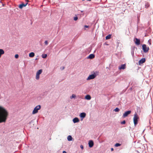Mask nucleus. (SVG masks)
<instances>
[{
	"instance_id": "6",
	"label": "nucleus",
	"mask_w": 153,
	"mask_h": 153,
	"mask_svg": "<svg viewBox=\"0 0 153 153\" xmlns=\"http://www.w3.org/2000/svg\"><path fill=\"white\" fill-rule=\"evenodd\" d=\"M131 111L130 110L128 111H126L124 114H123V117L125 118L127 117L129 114H131Z\"/></svg>"
},
{
	"instance_id": "5",
	"label": "nucleus",
	"mask_w": 153,
	"mask_h": 153,
	"mask_svg": "<svg viewBox=\"0 0 153 153\" xmlns=\"http://www.w3.org/2000/svg\"><path fill=\"white\" fill-rule=\"evenodd\" d=\"M96 77V75L94 74L93 73L90 75L87 79V80H89L94 79Z\"/></svg>"
},
{
	"instance_id": "24",
	"label": "nucleus",
	"mask_w": 153,
	"mask_h": 153,
	"mask_svg": "<svg viewBox=\"0 0 153 153\" xmlns=\"http://www.w3.org/2000/svg\"><path fill=\"white\" fill-rule=\"evenodd\" d=\"M42 56L43 58H45L47 56V54H43L42 55Z\"/></svg>"
},
{
	"instance_id": "15",
	"label": "nucleus",
	"mask_w": 153,
	"mask_h": 153,
	"mask_svg": "<svg viewBox=\"0 0 153 153\" xmlns=\"http://www.w3.org/2000/svg\"><path fill=\"white\" fill-rule=\"evenodd\" d=\"M4 53V50L2 49H0V58H1V55Z\"/></svg>"
},
{
	"instance_id": "25",
	"label": "nucleus",
	"mask_w": 153,
	"mask_h": 153,
	"mask_svg": "<svg viewBox=\"0 0 153 153\" xmlns=\"http://www.w3.org/2000/svg\"><path fill=\"white\" fill-rule=\"evenodd\" d=\"M114 111L115 112H118L120 111V109L118 108H116Z\"/></svg>"
},
{
	"instance_id": "32",
	"label": "nucleus",
	"mask_w": 153,
	"mask_h": 153,
	"mask_svg": "<svg viewBox=\"0 0 153 153\" xmlns=\"http://www.w3.org/2000/svg\"><path fill=\"white\" fill-rule=\"evenodd\" d=\"M65 68V67H64V66H63L62 67H61L60 68V69H61V70H63Z\"/></svg>"
},
{
	"instance_id": "16",
	"label": "nucleus",
	"mask_w": 153,
	"mask_h": 153,
	"mask_svg": "<svg viewBox=\"0 0 153 153\" xmlns=\"http://www.w3.org/2000/svg\"><path fill=\"white\" fill-rule=\"evenodd\" d=\"M96 75V76L98 75L99 74V72L98 71H93L91 72V74H93Z\"/></svg>"
},
{
	"instance_id": "39",
	"label": "nucleus",
	"mask_w": 153,
	"mask_h": 153,
	"mask_svg": "<svg viewBox=\"0 0 153 153\" xmlns=\"http://www.w3.org/2000/svg\"><path fill=\"white\" fill-rule=\"evenodd\" d=\"M136 151L137 153H140L137 150Z\"/></svg>"
},
{
	"instance_id": "9",
	"label": "nucleus",
	"mask_w": 153,
	"mask_h": 153,
	"mask_svg": "<svg viewBox=\"0 0 153 153\" xmlns=\"http://www.w3.org/2000/svg\"><path fill=\"white\" fill-rule=\"evenodd\" d=\"M27 2L25 4H24L23 3L19 5V7L20 9H22L23 7H25L27 5Z\"/></svg>"
},
{
	"instance_id": "13",
	"label": "nucleus",
	"mask_w": 153,
	"mask_h": 153,
	"mask_svg": "<svg viewBox=\"0 0 153 153\" xmlns=\"http://www.w3.org/2000/svg\"><path fill=\"white\" fill-rule=\"evenodd\" d=\"M95 57V55L93 54H91L89 55V56H88L87 57V58L88 59H93Z\"/></svg>"
},
{
	"instance_id": "26",
	"label": "nucleus",
	"mask_w": 153,
	"mask_h": 153,
	"mask_svg": "<svg viewBox=\"0 0 153 153\" xmlns=\"http://www.w3.org/2000/svg\"><path fill=\"white\" fill-rule=\"evenodd\" d=\"M121 145V144L119 143H116L115 145V147H118L120 146Z\"/></svg>"
},
{
	"instance_id": "40",
	"label": "nucleus",
	"mask_w": 153,
	"mask_h": 153,
	"mask_svg": "<svg viewBox=\"0 0 153 153\" xmlns=\"http://www.w3.org/2000/svg\"><path fill=\"white\" fill-rule=\"evenodd\" d=\"M3 6H4V4H2Z\"/></svg>"
},
{
	"instance_id": "33",
	"label": "nucleus",
	"mask_w": 153,
	"mask_h": 153,
	"mask_svg": "<svg viewBox=\"0 0 153 153\" xmlns=\"http://www.w3.org/2000/svg\"><path fill=\"white\" fill-rule=\"evenodd\" d=\"M80 147L82 149H83V146L82 145H81L80 146Z\"/></svg>"
},
{
	"instance_id": "35",
	"label": "nucleus",
	"mask_w": 153,
	"mask_h": 153,
	"mask_svg": "<svg viewBox=\"0 0 153 153\" xmlns=\"http://www.w3.org/2000/svg\"><path fill=\"white\" fill-rule=\"evenodd\" d=\"M62 153H67V152L65 151H63L62 152Z\"/></svg>"
},
{
	"instance_id": "43",
	"label": "nucleus",
	"mask_w": 153,
	"mask_h": 153,
	"mask_svg": "<svg viewBox=\"0 0 153 153\" xmlns=\"http://www.w3.org/2000/svg\"><path fill=\"white\" fill-rule=\"evenodd\" d=\"M37 58H36V59H35V60H37Z\"/></svg>"
},
{
	"instance_id": "36",
	"label": "nucleus",
	"mask_w": 153,
	"mask_h": 153,
	"mask_svg": "<svg viewBox=\"0 0 153 153\" xmlns=\"http://www.w3.org/2000/svg\"><path fill=\"white\" fill-rule=\"evenodd\" d=\"M131 53L133 55H134V51H133L131 52Z\"/></svg>"
},
{
	"instance_id": "1",
	"label": "nucleus",
	"mask_w": 153,
	"mask_h": 153,
	"mask_svg": "<svg viewBox=\"0 0 153 153\" xmlns=\"http://www.w3.org/2000/svg\"><path fill=\"white\" fill-rule=\"evenodd\" d=\"M8 115L7 111L4 108L0 106V123L5 122Z\"/></svg>"
},
{
	"instance_id": "44",
	"label": "nucleus",
	"mask_w": 153,
	"mask_h": 153,
	"mask_svg": "<svg viewBox=\"0 0 153 153\" xmlns=\"http://www.w3.org/2000/svg\"><path fill=\"white\" fill-rule=\"evenodd\" d=\"M150 45H151V43H149Z\"/></svg>"
},
{
	"instance_id": "19",
	"label": "nucleus",
	"mask_w": 153,
	"mask_h": 153,
	"mask_svg": "<svg viewBox=\"0 0 153 153\" xmlns=\"http://www.w3.org/2000/svg\"><path fill=\"white\" fill-rule=\"evenodd\" d=\"M72 137L71 135H69L67 137L68 140V141H71L72 140Z\"/></svg>"
},
{
	"instance_id": "20",
	"label": "nucleus",
	"mask_w": 153,
	"mask_h": 153,
	"mask_svg": "<svg viewBox=\"0 0 153 153\" xmlns=\"http://www.w3.org/2000/svg\"><path fill=\"white\" fill-rule=\"evenodd\" d=\"M85 98L87 100H90L91 97L90 95H87L85 96Z\"/></svg>"
},
{
	"instance_id": "38",
	"label": "nucleus",
	"mask_w": 153,
	"mask_h": 153,
	"mask_svg": "<svg viewBox=\"0 0 153 153\" xmlns=\"http://www.w3.org/2000/svg\"><path fill=\"white\" fill-rule=\"evenodd\" d=\"M113 150H114V149H113V148H111V151H113Z\"/></svg>"
},
{
	"instance_id": "10",
	"label": "nucleus",
	"mask_w": 153,
	"mask_h": 153,
	"mask_svg": "<svg viewBox=\"0 0 153 153\" xmlns=\"http://www.w3.org/2000/svg\"><path fill=\"white\" fill-rule=\"evenodd\" d=\"M146 59L145 58H143L140 59L139 62V64L140 65L145 62Z\"/></svg>"
},
{
	"instance_id": "2",
	"label": "nucleus",
	"mask_w": 153,
	"mask_h": 153,
	"mask_svg": "<svg viewBox=\"0 0 153 153\" xmlns=\"http://www.w3.org/2000/svg\"><path fill=\"white\" fill-rule=\"evenodd\" d=\"M139 119V117L137 114L135 113L134 115V117L133 118V122L135 126H136L138 123V120Z\"/></svg>"
},
{
	"instance_id": "29",
	"label": "nucleus",
	"mask_w": 153,
	"mask_h": 153,
	"mask_svg": "<svg viewBox=\"0 0 153 153\" xmlns=\"http://www.w3.org/2000/svg\"><path fill=\"white\" fill-rule=\"evenodd\" d=\"M125 123H126V121L125 120H123V121L121 122V124H124Z\"/></svg>"
},
{
	"instance_id": "34",
	"label": "nucleus",
	"mask_w": 153,
	"mask_h": 153,
	"mask_svg": "<svg viewBox=\"0 0 153 153\" xmlns=\"http://www.w3.org/2000/svg\"><path fill=\"white\" fill-rule=\"evenodd\" d=\"M84 27L85 28H88L89 27V26L87 25H85L84 26Z\"/></svg>"
},
{
	"instance_id": "22",
	"label": "nucleus",
	"mask_w": 153,
	"mask_h": 153,
	"mask_svg": "<svg viewBox=\"0 0 153 153\" xmlns=\"http://www.w3.org/2000/svg\"><path fill=\"white\" fill-rule=\"evenodd\" d=\"M111 35L110 34H109L107 36L105 37V39H110L111 38Z\"/></svg>"
},
{
	"instance_id": "11",
	"label": "nucleus",
	"mask_w": 153,
	"mask_h": 153,
	"mask_svg": "<svg viewBox=\"0 0 153 153\" xmlns=\"http://www.w3.org/2000/svg\"><path fill=\"white\" fill-rule=\"evenodd\" d=\"M136 41L135 42V44L137 45H140V39L137 38H135Z\"/></svg>"
},
{
	"instance_id": "3",
	"label": "nucleus",
	"mask_w": 153,
	"mask_h": 153,
	"mask_svg": "<svg viewBox=\"0 0 153 153\" xmlns=\"http://www.w3.org/2000/svg\"><path fill=\"white\" fill-rule=\"evenodd\" d=\"M41 108V106L40 105L36 106L32 112L33 114H35L38 112V110Z\"/></svg>"
},
{
	"instance_id": "21",
	"label": "nucleus",
	"mask_w": 153,
	"mask_h": 153,
	"mask_svg": "<svg viewBox=\"0 0 153 153\" xmlns=\"http://www.w3.org/2000/svg\"><path fill=\"white\" fill-rule=\"evenodd\" d=\"M42 72V70L41 69L39 70L37 72H36L37 74H40Z\"/></svg>"
},
{
	"instance_id": "7",
	"label": "nucleus",
	"mask_w": 153,
	"mask_h": 153,
	"mask_svg": "<svg viewBox=\"0 0 153 153\" xmlns=\"http://www.w3.org/2000/svg\"><path fill=\"white\" fill-rule=\"evenodd\" d=\"M86 114L84 112H82L80 114H79V116L82 118L81 119V120H83V118H85L86 116Z\"/></svg>"
},
{
	"instance_id": "18",
	"label": "nucleus",
	"mask_w": 153,
	"mask_h": 153,
	"mask_svg": "<svg viewBox=\"0 0 153 153\" xmlns=\"http://www.w3.org/2000/svg\"><path fill=\"white\" fill-rule=\"evenodd\" d=\"M35 55L33 52H31L29 54V56L31 57H33Z\"/></svg>"
},
{
	"instance_id": "8",
	"label": "nucleus",
	"mask_w": 153,
	"mask_h": 153,
	"mask_svg": "<svg viewBox=\"0 0 153 153\" xmlns=\"http://www.w3.org/2000/svg\"><path fill=\"white\" fill-rule=\"evenodd\" d=\"M94 144V142L92 140H90L88 142V145L89 147H92L93 146Z\"/></svg>"
},
{
	"instance_id": "41",
	"label": "nucleus",
	"mask_w": 153,
	"mask_h": 153,
	"mask_svg": "<svg viewBox=\"0 0 153 153\" xmlns=\"http://www.w3.org/2000/svg\"><path fill=\"white\" fill-rule=\"evenodd\" d=\"M26 1L27 2L28 1V0H26Z\"/></svg>"
},
{
	"instance_id": "14",
	"label": "nucleus",
	"mask_w": 153,
	"mask_h": 153,
	"mask_svg": "<svg viewBox=\"0 0 153 153\" xmlns=\"http://www.w3.org/2000/svg\"><path fill=\"white\" fill-rule=\"evenodd\" d=\"M126 65L125 64H122L119 67V69L124 70L126 68Z\"/></svg>"
},
{
	"instance_id": "31",
	"label": "nucleus",
	"mask_w": 153,
	"mask_h": 153,
	"mask_svg": "<svg viewBox=\"0 0 153 153\" xmlns=\"http://www.w3.org/2000/svg\"><path fill=\"white\" fill-rule=\"evenodd\" d=\"M19 57V55L17 54H16L15 56V57L16 58H17Z\"/></svg>"
},
{
	"instance_id": "42",
	"label": "nucleus",
	"mask_w": 153,
	"mask_h": 153,
	"mask_svg": "<svg viewBox=\"0 0 153 153\" xmlns=\"http://www.w3.org/2000/svg\"><path fill=\"white\" fill-rule=\"evenodd\" d=\"M87 1H91V0H87Z\"/></svg>"
},
{
	"instance_id": "37",
	"label": "nucleus",
	"mask_w": 153,
	"mask_h": 153,
	"mask_svg": "<svg viewBox=\"0 0 153 153\" xmlns=\"http://www.w3.org/2000/svg\"><path fill=\"white\" fill-rule=\"evenodd\" d=\"M32 121H33V120H32L31 121H30V122L29 123L30 124L32 122Z\"/></svg>"
},
{
	"instance_id": "12",
	"label": "nucleus",
	"mask_w": 153,
	"mask_h": 153,
	"mask_svg": "<svg viewBox=\"0 0 153 153\" xmlns=\"http://www.w3.org/2000/svg\"><path fill=\"white\" fill-rule=\"evenodd\" d=\"M73 121L74 123H76L79 122V120L78 118L76 117L73 119Z\"/></svg>"
},
{
	"instance_id": "17",
	"label": "nucleus",
	"mask_w": 153,
	"mask_h": 153,
	"mask_svg": "<svg viewBox=\"0 0 153 153\" xmlns=\"http://www.w3.org/2000/svg\"><path fill=\"white\" fill-rule=\"evenodd\" d=\"M150 6L149 3L147 2H145V7L146 8H148Z\"/></svg>"
},
{
	"instance_id": "30",
	"label": "nucleus",
	"mask_w": 153,
	"mask_h": 153,
	"mask_svg": "<svg viewBox=\"0 0 153 153\" xmlns=\"http://www.w3.org/2000/svg\"><path fill=\"white\" fill-rule=\"evenodd\" d=\"M45 44L46 45H47L48 44V42L46 40L45 42Z\"/></svg>"
},
{
	"instance_id": "28",
	"label": "nucleus",
	"mask_w": 153,
	"mask_h": 153,
	"mask_svg": "<svg viewBox=\"0 0 153 153\" xmlns=\"http://www.w3.org/2000/svg\"><path fill=\"white\" fill-rule=\"evenodd\" d=\"M76 96V95H74V94H73L72 95V96L70 97V98L71 99H72L73 98H75V97Z\"/></svg>"
},
{
	"instance_id": "23",
	"label": "nucleus",
	"mask_w": 153,
	"mask_h": 153,
	"mask_svg": "<svg viewBox=\"0 0 153 153\" xmlns=\"http://www.w3.org/2000/svg\"><path fill=\"white\" fill-rule=\"evenodd\" d=\"M39 74H36V78L37 80H38L39 79Z\"/></svg>"
},
{
	"instance_id": "27",
	"label": "nucleus",
	"mask_w": 153,
	"mask_h": 153,
	"mask_svg": "<svg viewBox=\"0 0 153 153\" xmlns=\"http://www.w3.org/2000/svg\"><path fill=\"white\" fill-rule=\"evenodd\" d=\"M78 18L77 16L74 17V21H76L78 19Z\"/></svg>"
},
{
	"instance_id": "4",
	"label": "nucleus",
	"mask_w": 153,
	"mask_h": 153,
	"mask_svg": "<svg viewBox=\"0 0 153 153\" xmlns=\"http://www.w3.org/2000/svg\"><path fill=\"white\" fill-rule=\"evenodd\" d=\"M142 47L143 50L144 52L146 53L148 52L149 50V47H147L146 45L145 44H143L142 45Z\"/></svg>"
}]
</instances>
